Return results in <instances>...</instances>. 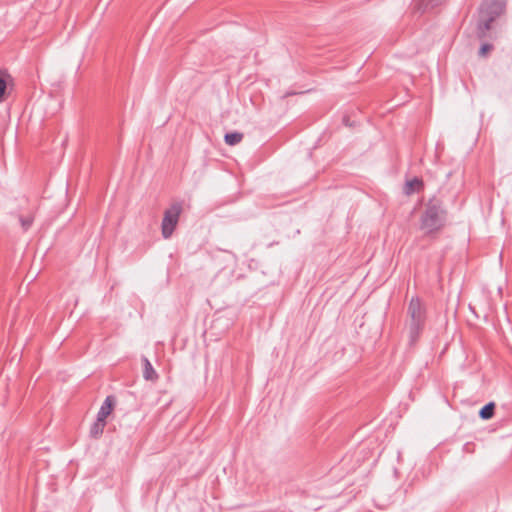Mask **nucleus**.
I'll use <instances>...</instances> for the list:
<instances>
[{"label": "nucleus", "mask_w": 512, "mask_h": 512, "mask_svg": "<svg viewBox=\"0 0 512 512\" xmlns=\"http://www.w3.org/2000/svg\"><path fill=\"white\" fill-rule=\"evenodd\" d=\"M448 219V211L442 200L433 197L427 201L420 217V229L427 234L442 230Z\"/></svg>", "instance_id": "f257e3e1"}, {"label": "nucleus", "mask_w": 512, "mask_h": 512, "mask_svg": "<svg viewBox=\"0 0 512 512\" xmlns=\"http://www.w3.org/2000/svg\"><path fill=\"white\" fill-rule=\"evenodd\" d=\"M427 310L425 305L418 297H412L407 307V320L405 327L408 333V345L413 347L426 323Z\"/></svg>", "instance_id": "f03ea898"}, {"label": "nucleus", "mask_w": 512, "mask_h": 512, "mask_svg": "<svg viewBox=\"0 0 512 512\" xmlns=\"http://www.w3.org/2000/svg\"><path fill=\"white\" fill-rule=\"evenodd\" d=\"M182 211V202H175L164 211L161 223V233L164 239H169L174 233Z\"/></svg>", "instance_id": "7ed1b4c3"}, {"label": "nucleus", "mask_w": 512, "mask_h": 512, "mask_svg": "<svg viewBox=\"0 0 512 512\" xmlns=\"http://www.w3.org/2000/svg\"><path fill=\"white\" fill-rule=\"evenodd\" d=\"M506 10L503 0H485L479 7V17L495 22Z\"/></svg>", "instance_id": "20e7f679"}, {"label": "nucleus", "mask_w": 512, "mask_h": 512, "mask_svg": "<svg viewBox=\"0 0 512 512\" xmlns=\"http://www.w3.org/2000/svg\"><path fill=\"white\" fill-rule=\"evenodd\" d=\"M115 404H116V398L114 395H108L105 400L103 401L98 413H97V417L99 419H104L106 420V418L112 413L114 407H115Z\"/></svg>", "instance_id": "39448f33"}, {"label": "nucleus", "mask_w": 512, "mask_h": 512, "mask_svg": "<svg viewBox=\"0 0 512 512\" xmlns=\"http://www.w3.org/2000/svg\"><path fill=\"white\" fill-rule=\"evenodd\" d=\"M494 22L479 17L476 26V36L478 39H484L488 36Z\"/></svg>", "instance_id": "423d86ee"}, {"label": "nucleus", "mask_w": 512, "mask_h": 512, "mask_svg": "<svg viewBox=\"0 0 512 512\" xmlns=\"http://www.w3.org/2000/svg\"><path fill=\"white\" fill-rule=\"evenodd\" d=\"M105 426L106 420L96 417V420L90 427V436L94 439H98L103 434Z\"/></svg>", "instance_id": "0eeeda50"}, {"label": "nucleus", "mask_w": 512, "mask_h": 512, "mask_svg": "<svg viewBox=\"0 0 512 512\" xmlns=\"http://www.w3.org/2000/svg\"><path fill=\"white\" fill-rule=\"evenodd\" d=\"M143 362V377L145 380H155L158 378L156 371L154 370L151 362L145 356L142 357Z\"/></svg>", "instance_id": "6e6552de"}, {"label": "nucleus", "mask_w": 512, "mask_h": 512, "mask_svg": "<svg viewBox=\"0 0 512 512\" xmlns=\"http://www.w3.org/2000/svg\"><path fill=\"white\" fill-rule=\"evenodd\" d=\"M445 0H420L418 2V10L421 13H425L427 11H430L439 5H441Z\"/></svg>", "instance_id": "1a4fd4ad"}, {"label": "nucleus", "mask_w": 512, "mask_h": 512, "mask_svg": "<svg viewBox=\"0 0 512 512\" xmlns=\"http://www.w3.org/2000/svg\"><path fill=\"white\" fill-rule=\"evenodd\" d=\"M495 412V403L489 402L485 404L480 410H479V417L483 420H489L493 417Z\"/></svg>", "instance_id": "9d476101"}, {"label": "nucleus", "mask_w": 512, "mask_h": 512, "mask_svg": "<svg viewBox=\"0 0 512 512\" xmlns=\"http://www.w3.org/2000/svg\"><path fill=\"white\" fill-rule=\"evenodd\" d=\"M243 139V134L237 131L228 132L224 136V141L229 146H235L239 144Z\"/></svg>", "instance_id": "9b49d317"}, {"label": "nucleus", "mask_w": 512, "mask_h": 512, "mask_svg": "<svg viewBox=\"0 0 512 512\" xmlns=\"http://www.w3.org/2000/svg\"><path fill=\"white\" fill-rule=\"evenodd\" d=\"M423 186V182L421 179L415 177L411 180H408L405 184V193L407 195L412 194L416 190H419Z\"/></svg>", "instance_id": "f8f14e48"}, {"label": "nucleus", "mask_w": 512, "mask_h": 512, "mask_svg": "<svg viewBox=\"0 0 512 512\" xmlns=\"http://www.w3.org/2000/svg\"><path fill=\"white\" fill-rule=\"evenodd\" d=\"M9 80H11V76L0 71V102H2L5 98Z\"/></svg>", "instance_id": "ddd939ff"}, {"label": "nucleus", "mask_w": 512, "mask_h": 512, "mask_svg": "<svg viewBox=\"0 0 512 512\" xmlns=\"http://www.w3.org/2000/svg\"><path fill=\"white\" fill-rule=\"evenodd\" d=\"M494 49V46L490 43H483L478 51V56L481 58L487 57L488 53Z\"/></svg>", "instance_id": "4468645a"}, {"label": "nucleus", "mask_w": 512, "mask_h": 512, "mask_svg": "<svg viewBox=\"0 0 512 512\" xmlns=\"http://www.w3.org/2000/svg\"><path fill=\"white\" fill-rule=\"evenodd\" d=\"M19 221H20V224H21L23 230L27 231L32 226L34 219L31 216H27V217L20 216Z\"/></svg>", "instance_id": "2eb2a0df"}]
</instances>
